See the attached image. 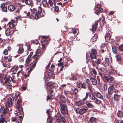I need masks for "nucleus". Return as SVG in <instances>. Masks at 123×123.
I'll return each instance as SVG.
<instances>
[{"label": "nucleus", "mask_w": 123, "mask_h": 123, "mask_svg": "<svg viewBox=\"0 0 123 123\" xmlns=\"http://www.w3.org/2000/svg\"><path fill=\"white\" fill-rule=\"evenodd\" d=\"M42 11V9L41 7L38 8L37 12V10L35 8H33L31 11V13L30 12H28L27 14V16H28L31 18H34L35 19H37L38 18V13L40 16L42 17H44L45 15L46 12L48 11L46 10L43 9V13L42 14L41 13Z\"/></svg>", "instance_id": "f257e3e1"}, {"label": "nucleus", "mask_w": 123, "mask_h": 123, "mask_svg": "<svg viewBox=\"0 0 123 123\" xmlns=\"http://www.w3.org/2000/svg\"><path fill=\"white\" fill-rule=\"evenodd\" d=\"M22 101L21 98H19L17 102V105L16 106V108L17 110L15 111L14 114H16L17 116L20 115V112L21 111L23 110V108L20 105V104L21 103Z\"/></svg>", "instance_id": "f03ea898"}, {"label": "nucleus", "mask_w": 123, "mask_h": 123, "mask_svg": "<svg viewBox=\"0 0 123 123\" xmlns=\"http://www.w3.org/2000/svg\"><path fill=\"white\" fill-rule=\"evenodd\" d=\"M59 103L61 107L60 110L62 113L63 115L67 114L68 112L66 105L60 101L59 102Z\"/></svg>", "instance_id": "7ed1b4c3"}, {"label": "nucleus", "mask_w": 123, "mask_h": 123, "mask_svg": "<svg viewBox=\"0 0 123 123\" xmlns=\"http://www.w3.org/2000/svg\"><path fill=\"white\" fill-rule=\"evenodd\" d=\"M88 109L87 107L86 106H84L82 107L81 109H79V108H77L76 111V113H79L81 115H82L86 112Z\"/></svg>", "instance_id": "20e7f679"}, {"label": "nucleus", "mask_w": 123, "mask_h": 123, "mask_svg": "<svg viewBox=\"0 0 123 123\" xmlns=\"http://www.w3.org/2000/svg\"><path fill=\"white\" fill-rule=\"evenodd\" d=\"M90 99L91 100L93 101L94 102L97 104H100L101 101L100 100L97 99L92 93H91L89 95Z\"/></svg>", "instance_id": "39448f33"}, {"label": "nucleus", "mask_w": 123, "mask_h": 123, "mask_svg": "<svg viewBox=\"0 0 123 123\" xmlns=\"http://www.w3.org/2000/svg\"><path fill=\"white\" fill-rule=\"evenodd\" d=\"M88 97V93L87 92L86 93V96L84 98L83 100H81L78 101L77 102V105L79 106H81L82 105H84L85 103V102L84 101L86 100Z\"/></svg>", "instance_id": "423d86ee"}, {"label": "nucleus", "mask_w": 123, "mask_h": 123, "mask_svg": "<svg viewBox=\"0 0 123 123\" xmlns=\"http://www.w3.org/2000/svg\"><path fill=\"white\" fill-rule=\"evenodd\" d=\"M55 6L54 2H53L51 0H49L47 3V8L52 10Z\"/></svg>", "instance_id": "0eeeda50"}, {"label": "nucleus", "mask_w": 123, "mask_h": 123, "mask_svg": "<svg viewBox=\"0 0 123 123\" xmlns=\"http://www.w3.org/2000/svg\"><path fill=\"white\" fill-rule=\"evenodd\" d=\"M33 64L32 63V64H31V66L33 68H34L36 66L37 62L38 61L39 59V57L37 55H35L33 56Z\"/></svg>", "instance_id": "6e6552de"}, {"label": "nucleus", "mask_w": 123, "mask_h": 123, "mask_svg": "<svg viewBox=\"0 0 123 123\" xmlns=\"http://www.w3.org/2000/svg\"><path fill=\"white\" fill-rule=\"evenodd\" d=\"M7 104H8L7 102L5 104V106L6 107L5 109L3 107H1L0 108V112L4 114H7L8 112V107L7 106Z\"/></svg>", "instance_id": "1a4fd4ad"}, {"label": "nucleus", "mask_w": 123, "mask_h": 123, "mask_svg": "<svg viewBox=\"0 0 123 123\" xmlns=\"http://www.w3.org/2000/svg\"><path fill=\"white\" fill-rule=\"evenodd\" d=\"M99 74L101 77L103 78L105 77V75L106 74V71L105 69L103 68H100L99 69Z\"/></svg>", "instance_id": "9d476101"}, {"label": "nucleus", "mask_w": 123, "mask_h": 123, "mask_svg": "<svg viewBox=\"0 0 123 123\" xmlns=\"http://www.w3.org/2000/svg\"><path fill=\"white\" fill-rule=\"evenodd\" d=\"M91 51L92 52L90 54V56L92 59H96V55L97 54V52L96 50L92 49H91Z\"/></svg>", "instance_id": "9b49d317"}, {"label": "nucleus", "mask_w": 123, "mask_h": 123, "mask_svg": "<svg viewBox=\"0 0 123 123\" xmlns=\"http://www.w3.org/2000/svg\"><path fill=\"white\" fill-rule=\"evenodd\" d=\"M103 78H104L105 80V81L106 82H110L114 80V78L110 76L106 77L105 75V77Z\"/></svg>", "instance_id": "f8f14e48"}, {"label": "nucleus", "mask_w": 123, "mask_h": 123, "mask_svg": "<svg viewBox=\"0 0 123 123\" xmlns=\"http://www.w3.org/2000/svg\"><path fill=\"white\" fill-rule=\"evenodd\" d=\"M7 3L5 4H3L1 6V7L2 9V11L5 12H7Z\"/></svg>", "instance_id": "ddd939ff"}, {"label": "nucleus", "mask_w": 123, "mask_h": 123, "mask_svg": "<svg viewBox=\"0 0 123 123\" xmlns=\"http://www.w3.org/2000/svg\"><path fill=\"white\" fill-rule=\"evenodd\" d=\"M100 4H99L97 5V7L99 8L95 12V13L97 15H98L100 12L103 11L102 9L101 8H99L100 6Z\"/></svg>", "instance_id": "4468645a"}, {"label": "nucleus", "mask_w": 123, "mask_h": 123, "mask_svg": "<svg viewBox=\"0 0 123 123\" xmlns=\"http://www.w3.org/2000/svg\"><path fill=\"white\" fill-rule=\"evenodd\" d=\"M114 88L113 85L110 86L108 89V92L109 94H111L113 93Z\"/></svg>", "instance_id": "2eb2a0df"}, {"label": "nucleus", "mask_w": 123, "mask_h": 123, "mask_svg": "<svg viewBox=\"0 0 123 123\" xmlns=\"http://www.w3.org/2000/svg\"><path fill=\"white\" fill-rule=\"evenodd\" d=\"M35 52L36 53V55L38 56V55H42L43 53L44 52H43V50H40L38 49L36 50Z\"/></svg>", "instance_id": "dca6fc26"}, {"label": "nucleus", "mask_w": 123, "mask_h": 123, "mask_svg": "<svg viewBox=\"0 0 123 123\" xmlns=\"http://www.w3.org/2000/svg\"><path fill=\"white\" fill-rule=\"evenodd\" d=\"M92 63H94V62H96V63L98 67L99 66V65L100 64H102V62L101 61H100L99 60V59H97V61H94L93 60H92ZM99 67L100 66H99Z\"/></svg>", "instance_id": "f3484780"}, {"label": "nucleus", "mask_w": 123, "mask_h": 123, "mask_svg": "<svg viewBox=\"0 0 123 123\" xmlns=\"http://www.w3.org/2000/svg\"><path fill=\"white\" fill-rule=\"evenodd\" d=\"M60 100L63 103H65L67 98H66L64 96L61 95L59 97Z\"/></svg>", "instance_id": "a211bd4d"}, {"label": "nucleus", "mask_w": 123, "mask_h": 123, "mask_svg": "<svg viewBox=\"0 0 123 123\" xmlns=\"http://www.w3.org/2000/svg\"><path fill=\"white\" fill-rule=\"evenodd\" d=\"M121 54L120 53H117L116 55V57L117 60L119 61L121 60Z\"/></svg>", "instance_id": "6ab92c4d"}, {"label": "nucleus", "mask_w": 123, "mask_h": 123, "mask_svg": "<svg viewBox=\"0 0 123 123\" xmlns=\"http://www.w3.org/2000/svg\"><path fill=\"white\" fill-rule=\"evenodd\" d=\"M7 77V75H6L4 78L3 81H4V84H4V85L7 88H8V86L6 84L8 82V78Z\"/></svg>", "instance_id": "aec40b11"}, {"label": "nucleus", "mask_w": 123, "mask_h": 123, "mask_svg": "<svg viewBox=\"0 0 123 123\" xmlns=\"http://www.w3.org/2000/svg\"><path fill=\"white\" fill-rule=\"evenodd\" d=\"M110 35L109 33H107L105 35V40L107 42H109L110 39Z\"/></svg>", "instance_id": "412c9836"}, {"label": "nucleus", "mask_w": 123, "mask_h": 123, "mask_svg": "<svg viewBox=\"0 0 123 123\" xmlns=\"http://www.w3.org/2000/svg\"><path fill=\"white\" fill-rule=\"evenodd\" d=\"M13 100V98L11 96V97H9L8 98V105H12Z\"/></svg>", "instance_id": "4be33fe9"}, {"label": "nucleus", "mask_w": 123, "mask_h": 123, "mask_svg": "<svg viewBox=\"0 0 123 123\" xmlns=\"http://www.w3.org/2000/svg\"><path fill=\"white\" fill-rule=\"evenodd\" d=\"M98 24L97 22L96 21L95 24L93 25L92 26V31L93 32H94L95 31L96 28L97 27Z\"/></svg>", "instance_id": "5701e85b"}, {"label": "nucleus", "mask_w": 123, "mask_h": 123, "mask_svg": "<svg viewBox=\"0 0 123 123\" xmlns=\"http://www.w3.org/2000/svg\"><path fill=\"white\" fill-rule=\"evenodd\" d=\"M20 93L18 91L16 92L15 95L14 96V99L15 101L16 100L18 97L20 96Z\"/></svg>", "instance_id": "b1692460"}, {"label": "nucleus", "mask_w": 123, "mask_h": 123, "mask_svg": "<svg viewBox=\"0 0 123 123\" xmlns=\"http://www.w3.org/2000/svg\"><path fill=\"white\" fill-rule=\"evenodd\" d=\"M86 104L87 107L89 108H93L94 107L92 104L90 103H89L87 101H86Z\"/></svg>", "instance_id": "393cba45"}, {"label": "nucleus", "mask_w": 123, "mask_h": 123, "mask_svg": "<svg viewBox=\"0 0 123 123\" xmlns=\"http://www.w3.org/2000/svg\"><path fill=\"white\" fill-rule=\"evenodd\" d=\"M1 117V121L0 123H7V121L5 120V118H2V117H3V114H1L0 115Z\"/></svg>", "instance_id": "a878e982"}, {"label": "nucleus", "mask_w": 123, "mask_h": 123, "mask_svg": "<svg viewBox=\"0 0 123 123\" xmlns=\"http://www.w3.org/2000/svg\"><path fill=\"white\" fill-rule=\"evenodd\" d=\"M48 117L47 120L48 123H51L52 121V118L50 115H48Z\"/></svg>", "instance_id": "bb28decb"}, {"label": "nucleus", "mask_w": 123, "mask_h": 123, "mask_svg": "<svg viewBox=\"0 0 123 123\" xmlns=\"http://www.w3.org/2000/svg\"><path fill=\"white\" fill-rule=\"evenodd\" d=\"M15 8L13 5H10L8 6V9L10 11H13L15 10Z\"/></svg>", "instance_id": "cd10ccee"}, {"label": "nucleus", "mask_w": 123, "mask_h": 123, "mask_svg": "<svg viewBox=\"0 0 123 123\" xmlns=\"http://www.w3.org/2000/svg\"><path fill=\"white\" fill-rule=\"evenodd\" d=\"M108 72L111 74H115L116 73V71L115 70L112 69L109 70Z\"/></svg>", "instance_id": "c85d7f7f"}, {"label": "nucleus", "mask_w": 123, "mask_h": 123, "mask_svg": "<svg viewBox=\"0 0 123 123\" xmlns=\"http://www.w3.org/2000/svg\"><path fill=\"white\" fill-rule=\"evenodd\" d=\"M117 115L118 117L122 118L123 117V113L121 111H119L117 113Z\"/></svg>", "instance_id": "c756f323"}, {"label": "nucleus", "mask_w": 123, "mask_h": 123, "mask_svg": "<svg viewBox=\"0 0 123 123\" xmlns=\"http://www.w3.org/2000/svg\"><path fill=\"white\" fill-rule=\"evenodd\" d=\"M94 78H93L90 79V80L93 85H95L97 83V81Z\"/></svg>", "instance_id": "7c9ffc66"}, {"label": "nucleus", "mask_w": 123, "mask_h": 123, "mask_svg": "<svg viewBox=\"0 0 123 123\" xmlns=\"http://www.w3.org/2000/svg\"><path fill=\"white\" fill-rule=\"evenodd\" d=\"M96 77V75L94 74L92 72H91L89 74V77L90 79L93 78H95Z\"/></svg>", "instance_id": "2f4dec72"}, {"label": "nucleus", "mask_w": 123, "mask_h": 123, "mask_svg": "<svg viewBox=\"0 0 123 123\" xmlns=\"http://www.w3.org/2000/svg\"><path fill=\"white\" fill-rule=\"evenodd\" d=\"M24 2H25L26 4L27 5H30L31 2V0H23Z\"/></svg>", "instance_id": "473e14b6"}, {"label": "nucleus", "mask_w": 123, "mask_h": 123, "mask_svg": "<svg viewBox=\"0 0 123 123\" xmlns=\"http://www.w3.org/2000/svg\"><path fill=\"white\" fill-rule=\"evenodd\" d=\"M9 27L11 29H12L15 26V24L12 22H10L9 23Z\"/></svg>", "instance_id": "72a5a7b5"}, {"label": "nucleus", "mask_w": 123, "mask_h": 123, "mask_svg": "<svg viewBox=\"0 0 123 123\" xmlns=\"http://www.w3.org/2000/svg\"><path fill=\"white\" fill-rule=\"evenodd\" d=\"M118 49L121 52H123V44H121L118 46Z\"/></svg>", "instance_id": "f704fd0d"}, {"label": "nucleus", "mask_w": 123, "mask_h": 123, "mask_svg": "<svg viewBox=\"0 0 123 123\" xmlns=\"http://www.w3.org/2000/svg\"><path fill=\"white\" fill-rule=\"evenodd\" d=\"M104 62L106 65L108 66L109 65V59L106 58L104 61Z\"/></svg>", "instance_id": "c9c22d12"}, {"label": "nucleus", "mask_w": 123, "mask_h": 123, "mask_svg": "<svg viewBox=\"0 0 123 123\" xmlns=\"http://www.w3.org/2000/svg\"><path fill=\"white\" fill-rule=\"evenodd\" d=\"M120 96L116 94H114V98L116 100H119Z\"/></svg>", "instance_id": "e433bc0d"}, {"label": "nucleus", "mask_w": 123, "mask_h": 123, "mask_svg": "<svg viewBox=\"0 0 123 123\" xmlns=\"http://www.w3.org/2000/svg\"><path fill=\"white\" fill-rule=\"evenodd\" d=\"M112 48L113 52L114 54L116 53L117 51V49L116 47L114 46H112Z\"/></svg>", "instance_id": "4c0bfd02"}, {"label": "nucleus", "mask_w": 123, "mask_h": 123, "mask_svg": "<svg viewBox=\"0 0 123 123\" xmlns=\"http://www.w3.org/2000/svg\"><path fill=\"white\" fill-rule=\"evenodd\" d=\"M55 116L56 119H59L61 117V115L58 112L55 115Z\"/></svg>", "instance_id": "58836bf2"}, {"label": "nucleus", "mask_w": 123, "mask_h": 123, "mask_svg": "<svg viewBox=\"0 0 123 123\" xmlns=\"http://www.w3.org/2000/svg\"><path fill=\"white\" fill-rule=\"evenodd\" d=\"M24 51V49L22 47H20L18 50V53L20 54L22 53Z\"/></svg>", "instance_id": "ea45409f"}, {"label": "nucleus", "mask_w": 123, "mask_h": 123, "mask_svg": "<svg viewBox=\"0 0 123 123\" xmlns=\"http://www.w3.org/2000/svg\"><path fill=\"white\" fill-rule=\"evenodd\" d=\"M3 64L4 67H7V60L4 59Z\"/></svg>", "instance_id": "a19ab883"}, {"label": "nucleus", "mask_w": 123, "mask_h": 123, "mask_svg": "<svg viewBox=\"0 0 123 123\" xmlns=\"http://www.w3.org/2000/svg\"><path fill=\"white\" fill-rule=\"evenodd\" d=\"M42 50H43V52H44V50H45L46 48V46L43 43L42 44Z\"/></svg>", "instance_id": "79ce46f5"}, {"label": "nucleus", "mask_w": 123, "mask_h": 123, "mask_svg": "<svg viewBox=\"0 0 123 123\" xmlns=\"http://www.w3.org/2000/svg\"><path fill=\"white\" fill-rule=\"evenodd\" d=\"M31 58L30 56H28V58H27L26 62L27 64H28L29 62L31 61Z\"/></svg>", "instance_id": "37998d69"}, {"label": "nucleus", "mask_w": 123, "mask_h": 123, "mask_svg": "<svg viewBox=\"0 0 123 123\" xmlns=\"http://www.w3.org/2000/svg\"><path fill=\"white\" fill-rule=\"evenodd\" d=\"M97 97L100 99H102L103 98V96L99 93L98 92L97 94Z\"/></svg>", "instance_id": "c03bdc74"}, {"label": "nucleus", "mask_w": 123, "mask_h": 123, "mask_svg": "<svg viewBox=\"0 0 123 123\" xmlns=\"http://www.w3.org/2000/svg\"><path fill=\"white\" fill-rule=\"evenodd\" d=\"M55 69V66L53 65H52L51 66V68L50 69V70L51 72H53L54 71Z\"/></svg>", "instance_id": "a18cd8bd"}, {"label": "nucleus", "mask_w": 123, "mask_h": 123, "mask_svg": "<svg viewBox=\"0 0 123 123\" xmlns=\"http://www.w3.org/2000/svg\"><path fill=\"white\" fill-rule=\"evenodd\" d=\"M90 121L92 122H95L96 121L95 118L93 117H91L90 118Z\"/></svg>", "instance_id": "49530a36"}, {"label": "nucleus", "mask_w": 123, "mask_h": 123, "mask_svg": "<svg viewBox=\"0 0 123 123\" xmlns=\"http://www.w3.org/2000/svg\"><path fill=\"white\" fill-rule=\"evenodd\" d=\"M81 87L83 89H86L87 86L86 84L85 83H83L81 85Z\"/></svg>", "instance_id": "de8ad7c7"}, {"label": "nucleus", "mask_w": 123, "mask_h": 123, "mask_svg": "<svg viewBox=\"0 0 123 123\" xmlns=\"http://www.w3.org/2000/svg\"><path fill=\"white\" fill-rule=\"evenodd\" d=\"M61 121L63 123H66V120L64 117H62L61 119Z\"/></svg>", "instance_id": "09e8293b"}, {"label": "nucleus", "mask_w": 123, "mask_h": 123, "mask_svg": "<svg viewBox=\"0 0 123 123\" xmlns=\"http://www.w3.org/2000/svg\"><path fill=\"white\" fill-rule=\"evenodd\" d=\"M12 81V82H14V79L11 77H9L8 78V82H10Z\"/></svg>", "instance_id": "8fccbe9b"}, {"label": "nucleus", "mask_w": 123, "mask_h": 123, "mask_svg": "<svg viewBox=\"0 0 123 123\" xmlns=\"http://www.w3.org/2000/svg\"><path fill=\"white\" fill-rule=\"evenodd\" d=\"M92 40L93 42H94L97 40V37L96 36H94L92 38Z\"/></svg>", "instance_id": "3c124183"}, {"label": "nucleus", "mask_w": 123, "mask_h": 123, "mask_svg": "<svg viewBox=\"0 0 123 123\" xmlns=\"http://www.w3.org/2000/svg\"><path fill=\"white\" fill-rule=\"evenodd\" d=\"M47 3V2L46 0H43L42 2L43 5L44 6L46 5Z\"/></svg>", "instance_id": "603ef678"}, {"label": "nucleus", "mask_w": 123, "mask_h": 123, "mask_svg": "<svg viewBox=\"0 0 123 123\" xmlns=\"http://www.w3.org/2000/svg\"><path fill=\"white\" fill-rule=\"evenodd\" d=\"M88 87L90 91H92V87L91 84L88 85Z\"/></svg>", "instance_id": "864d4df0"}, {"label": "nucleus", "mask_w": 123, "mask_h": 123, "mask_svg": "<svg viewBox=\"0 0 123 123\" xmlns=\"http://www.w3.org/2000/svg\"><path fill=\"white\" fill-rule=\"evenodd\" d=\"M64 94L66 96H67L68 94H70V91H67L65 90L64 91Z\"/></svg>", "instance_id": "5fc2aeb1"}, {"label": "nucleus", "mask_w": 123, "mask_h": 123, "mask_svg": "<svg viewBox=\"0 0 123 123\" xmlns=\"http://www.w3.org/2000/svg\"><path fill=\"white\" fill-rule=\"evenodd\" d=\"M53 84V83L52 82H49L47 83V86H52Z\"/></svg>", "instance_id": "6e6d98bb"}, {"label": "nucleus", "mask_w": 123, "mask_h": 123, "mask_svg": "<svg viewBox=\"0 0 123 123\" xmlns=\"http://www.w3.org/2000/svg\"><path fill=\"white\" fill-rule=\"evenodd\" d=\"M73 91L74 92V94L75 95H76L77 93V89L75 88L73 89Z\"/></svg>", "instance_id": "4d7b16f0"}, {"label": "nucleus", "mask_w": 123, "mask_h": 123, "mask_svg": "<svg viewBox=\"0 0 123 123\" xmlns=\"http://www.w3.org/2000/svg\"><path fill=\"white\" fill-rule=\"evenodd\" d=\"M3 53L5 55H7L8 54V50L7 49L5 50L4 51Z\"/></svg>", "instance_id": "13d9d810"}, {"label": "nucleus", "mask_w": 123, "mask_h": 123, "mask_svg": "<svg viewBox=\"0 0 123 123\" xmlns=\"http://www.w3.org/2000/svg\"><path fill=\"white\" fill-rule=\"evenodd\" d=\"M54 9L56 12L58 11L59 10V8L57 6H54Z\"/></svg>", "instance_id": "bf43d9fd"}, {"label": "nucleus", "mask_w": 123, "mask_h": 123, "mask_svg": "<svg viewBox=\"0 0 123 123\" xmlns=\"http://www.w3.org/2000/svg\"><path fill=\"white\" fill-rule=\"evenodd\" d=\"M91 72H92V73L94 74H95L96 75L97 74V72L96 70L93 69L92 70V71Z\"/></svg>", "instance_id": "052dcab7"}, {"label": "nucleus", "mask_w": 123, "mask_h": 123, "mask_svg": "<svg viewBox=\"0 0 123 123\" xmlns=\"http://www.w3.org/2000/svg\"><path fill=\"white\" fill-rule=\"evenodd\" d=\"M7 19L6 18H4L3 19L1 20L2 22H7Z\"/></svg>", "instance_id": "680f3d73"}, {"label": "nucleus", "mask_w": 123, "mask_h": 123, "mask_svg": "<svg viewBox=\"0 0 123 123\" xmlns=\"http://www.w3.org/2000/svg\"><path fill=\"white\" fill-rule=\"evenodd\" d=\"M86 83L88 84V85L91 84L90 80L88 79H86Z\"/></svg>", "instance_id": "e2e57ef3"}, {"label": "nucleus", "mask_w": 123, "mask_h": 123, "mask_svg": "<svg viewBox=\"0 0 123 123\" xmlns=\"http://www.w3.org/2000/svg\"><path fill=\"white\" fill-rule=\"evenodd\" d=\"M65 103H67L68 105H70V103L69 102V100L68 99H67L66 100V101H65Z\"/></svg>", "instance_id": "0e129e2a"}, {"label": "nucleus", "mask_w": 123, "mask_h": 123, "mask_svg": "<svg viewBox=\"0 0 123 123\" xmlns=\"http://www.w3.org/2000/svg\"><path fill=\"white\" fill-rule=\"evenodd\" d=\"M50 110L49 109H48L46 113L48 114V115H50Z\"/></svg>", "instance_id": "69168bd1"}, {"label": "nucleus", "mask_w": 123, "mask_h": 123, "mask_svg": "<svg viewBox=\"0 0 123 123\" xmlns=\"http://www.w3.org/2000/svg\"><path fill=\"white\" fill-rule=\"evenodd\" d=\"M24 57H20L19 58V60L21 62L22 61H24Z\"/></svg>", "instance_id": "338daca9"}, {"label": "nucleus", "mask_w": 123, "mask_h": 123, "mask_svg": "<svg viewBox=\"0 0 123 123\" xmlns=\"http://www.w3.org/2000/svg\"><path fill=\"white\" fill-rule=\"evenodd\" d=\"M64 63L63 62H62L61 63H60V62L58 64V65L59 66H63Z\"/></svg>", "instance_id": "774afa93"}]
</instances>
